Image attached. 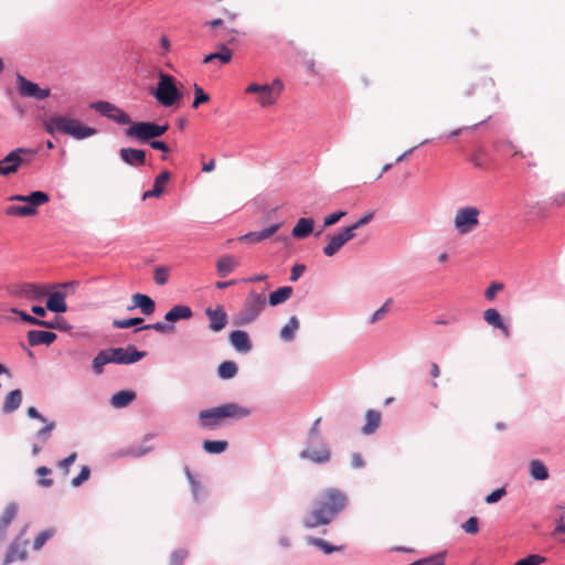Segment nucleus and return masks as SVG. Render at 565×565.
Here are the masks:
<instances>
[{
    "instance_id": "obj_11",
    "label": "nucleus",
    "mask_w": 565,
    "mask_h": 565,
    "mask_svg": "<svg viewBox=\"0 0 565 565\" xmlns=\"http://www.w3.org/2000/svg\"><path fill=\"white\" fill-rule=\"evenodd\" d=\"M145 351H139L134 344L124 348H110L113 363L134 364L146 356Z\"/></svg>"
},
{
    "instance_id": "obj_63",
    "label": "nucleus",
    "mask_w": 565,
    "mask_h": 565,
    "mask_svg": "<svg viewBox=\"0 0 565 565\" xmlns=\"http://www.w3.org/2000/svg\"><path fill=\"white\" fill-rule=\"evenodd\" d=\"M77 458L76 452L70 454L66 458L58 461L57 466L63 469L64 473L67 475L70 472V467L75 462Z\"/></svg>"
},
{
    "instance_id": "obj_25",
    "label": "nucleus",
    "mask_w": 565,
    "mask_h": 565,
    "mask_svg": "<svg viewBox=\"0 0 565 565\" xmlns=\"http://www.w3.org/2000/svg\"><path fill=\"white\" fill-rule=\"evenodd\" d=\"M170 178V172L168 170H163L159 175L156 177L152 189L143 192L142 200L159 198L164 192V185Z\"/></svg>"
},
{
    "instance_id": "obj_49",
    "label": "nucleus",
    "mask_w": 565,
    "mask_h": 565,
    "mask_svg": "<svg viewBox=\"0 0 565 565\" xmlns=\"http://www.w3.org/2000/svg\"><path fill=\"white\" fill-rule=\"evenodd\" d=\"M143 321H145L143 318H140V317H134V318H128V319H122V320L115 319L113 321V327L117 328V329H127L130 327L138 328V326H140Z\"/></svg>"
},
{
    "instance_id": "obj_8",
    "label": "nucleus",
    "mask_w": 565,
    "mask_h": 565,
    "mask_svg": "<svg viewBox=\"0 0 565 565\" xmlns=\"http://www.w3.org/2000/svg\"><path fill=\"white\" fill-rule=\"evenodd\" d=\"M50 201L47 193L43 191H33L28 194V204L10 205L6 209V214L10 216H31L36 213V207Z\"/></svg>"
},
{
    "instance_id": "obj_5",
    "label": "nucleus",
    "mask_w": 565,
    "mask_h": 565,
    "mask_svg": "<svg viewBox=\"0 0 565 565\" xmlns=\"http://www.w3.org/2000/svg\"><path fill=\"white\" fill-rule=\"evenodd\" d=\"M151 95L159 105L172 107L183 98L182 90L177 85V79L167 73H159L156 88L151 89Z\"/></svg>"
},
{
    "instance_id": "obj_38",
    "label": "nucleus",
    "mask_w": 565,
    "mask_h": 565,
    "mask_svg": "<svg viewBox=\"0 0 565 565\" xmlns=\"http://www.w3.org/2000/svg\"><path fill=\"white\" fill-rule=\"evenodd\" d=\"M232 56H233L232 51L225 44H220L218 51L207 54L203 58V63L209 64L214 60H218L221 64H227L231 62Z\"/></svg>"
},
{
    "instance_id": "obj_43",
    "label": "nucleus",
    "mask_w": 565,
    "mask_h": 565,
    "mask_svg": "<svg viewBox=\"0 0 565 565\" xmlns=\"http://www.w3.org/2000/svg\"><path fill=\"white\" fill-rule=\"evenodd\" d=\"M42 328L46 329H56L60 331H70L72 330V326L62 317H54L52 320H42Z\"/></svg>"
},
{
    "instance_id": "obj_18",
    "label": "nucleus",
    "mask_w": 565,
    "mask_h": 565,
    "mask_svg": "<svg viewBox=\"0 0 565 565\" xmlns=\"http://www.w3.org/2000/svg\"><path fill=\"white\" fill-rule=\"evenodd\" d=\"M205 315L209 318V328L213 332H220L225 328L227 315L222 306H217L215 309L207 308Z\"/></svg>"
},
{
    "instance_id": "obj_62",
    "label": "nucleus",
    "mask_w": 565,
    "mask_h": 565,
    "mask_svg": "<svg viewBox=\"0 0 565 565\" xmlns=\"http://www.w3.org/2000/svg\"><path fill=\"white\" fill-rule=\"evenodd\" d=\"M374 216V212H369L366 213L364 216H362L361 218H359L356 222H354L353 224L349 225L348 228L351 230V232H354L359 228H361L362 226L366 225L367 223L371 222V220L373 218Z\"/></svg>"
},
{
    "instance_id": "obj_22",
    "label": "nucleus",
    "mask_w": 565,
    "mask_h": 565,
    "mask_svg": "<svg viewBox=\"0 0 565 565\" xmlns=\"http://www.w3.org/2000/svg\"><path fill=\"white\" fill-rule=\"evenodd\" d=\"M281 225L282 223H276L260 231L244 234L238 239L247 244H256L274 235L281 227Z\"/></svg>"
},
{
    "instance_id": "obj_64",
    "label": "nucleus",
    "mask_w": 565,
    "mask_h": 565,
    "mask_svg": "<svg viewBox=\"0 0 565 565\" xmlns=\"http://www.w3.org/2000/svg\"><path fill=\"white\" fill-rule=\"evenodd\" d=\"M503 289L502 282H492L486 290L484 297L488 300H493L495 297V294Z\"/></svg>"
},
{
    "instance_id": "obj_41",
    "label": "nucleus",
    "mask_w": 565,
    "mask_h": 565,
    "mask_svg": "<svg viewBox=\"0 0 565 565\" xmlns=\"http://www.w3.org/2000/svg\"><path fill=\"white\" fill-rule=\"evenodd\" d=\"M530 475L534 480L544 481L548 479V471L541 460H532L530 462Z\"/></svg>"
},
{
    "instance_id": "obj_10",
    "label": "nucleus",
    "mask_w": 565,
    "mask_h": 565,
    "mask_svg": "<svg viewBox=\"0 0 565 565\" xmlns=\"http://www.w3.org/2000/svg\"><path fill=\"white\" fill-rule=\"evenodd\" d=\"M18 92L22 97L33 98L35 100L46 99L51 90L42 88L36 83L26 79L21 74H17Z\"/></svg>"
},
{
    "instance_id": "obj_21",
    "label": "nucleus",
    "mask_w": 565,
    "mask_h": 565,
    "mask_svg": "<svg viewBox=\"0 0 565 565\" xmlns=\"http://www.w3.org/2000/svg\"><path fill=\"white\" fill-rule=\"evenodd\" d=\"M56 333L45 330H30L26 333V339L30 347H38L42 344L51 345L56 340Z\"/></svg>"
},
{
    "instance_id": "obj_6",
    "label": "nucleus",
    "mask_w": 565,
    "mask_h": 565,
    "mask_svg": "<svg viewBox=\"0 0 565 565\" xmlns=\"http://www.w3.org/2000/svg\"><path fill=\"white\" fill-rule=\"evenodd\" d=\"M169 129V125H159L154 121H137L126 129L127 138L135 139L139 143H149L156 138L164 135Z\"/></svg>"
},
{
    "instance_id": "obj_47",
    "label": "nucleus",
    "mask_w": 565,
    "mask_h": 565,
    "mask_svg": "<svg viewBox=\"0 0 565 565\" xmlns=\"http://www.w3.org/2000/svg\"><path fill=\"white\" fill-rule=\"evenodd\" d=\"M173 329L174 328H173L172 324H168V323L158 321V322H154V323H151V324H142V326L136 328L135 332H139V331H142V330H154V331L160 332V333H167L169 331H172Z\"/></svg>"
},
{
    "instance_id": "obj_51",
    "label": "nucleus",
    "mask_w": 565,
    "mask_h": 565,
    "mask_svg": "<svg viewBox=\"0 0 565 565\" xmlns=\"http://www.w3.org/2000/svg\"><path fill=\"white\" fill-rule=\"evenodd\" d=\"M210 100V95L203 90L198 84H194V99L192 102V108L196 109L200 105Z\"/></svg>"
},
{
    "instance_id": "obj_32",
    "label": "nucleus",
    "mask_w": 565,
    "mask_h": 565,
    "mask_svg": "<svg viewBox=\"0 0 565 565\" xmlns=\"http://www.w3.org/2000/svg\"><path fill=\"white\" fill-rule=\"evenodd\" d=\"M186 479L190 483L191 488V494L195 502H200L205 500L206 498V490L203 488V486L200 483V481L195 478V476L190 471L188 467L184 469Z\"/></svg>"
},
{
    "instance_id": "obj_2",
    "label": "nucleus",
    "mask_w": 565,
    "mask_h": 565,
    "mask_svg": "<svg viewBox=\"0 0 565 565\" xmlns=\"http://www.w3.org/2000/svg\"><path fill=\"white\" fill-rule=\"evenodd\" d=\"M250 414V408L232 402L199 412L198 419L203 429L215 430L227 419L238 422Z\"/></svg>"
},
{
    "instance_id": "obj_57",
    "label": "nucleus",
    "mask_w": 565,
    "mask_h": 565,
    "mask_svg": "<svg viewBox=\"0 0 565 565\" xmlns=\"http://www.w3.org/2000/svg\"><path fill=\"white\" fill-rule=\"evenodd\" d=\"M462 529L468 534H477L479 532V520L477 516H470L463 524Z\"/></svg>"
},
{
    "instance_id": "obj_16",
    "label": "nucleus",
    "mask_w": 565,
    "mask_h": 565,
    "mask_svg": "<svg viewBox=\"0 0 565 565\" xmlns=\"http://www.w3.org/2000/svg\"><path fill=\"white\" fill-rule=\"evenodd\" d=\"M245 93L246 94H257L258 95L257 103L262 107L271 106V105L276 104V102H277L276 95L273 94V92L270 90L268 83L267 84L252 83L246 87Z\"/></svg>"
},
{
    "instance_id": "obj_7",
    "label": "nucleus",
    "mask_w": 565,
    "mask_h": 565,
    "mask_svg": "<svg viewBox=\"0 0 565 565\" xmlns=\"http://www.w3.org/2000/svg\"><path fill=\"white\" fill-rule=\"evenodd\" d=\"M480 210L476 206H463L457 210L454 226L460 235L471 233L479 225Z\"/></svg>"
},
{
    "instance_id": "obj_28",
    "label": "nucleus",
    "mask_w": 565,
    "mask_h": 565,
    "mask_svg": "<svg viewBox=\"0 0 565 565\" xmlns=\"http://www.w3.org/2000/svg\"><path fill=\"white\" fill-rule=\"evenodd\" d=\"M131 300L134 308H139L146 316L152 315L156 310V302L148 295L137 292L132 295Z\"/></svg>"
},
{
    "instance_id": "obj_36",
    "label": "nucleus",
    "mask_w": 565,
    "mask_h": 565,
    "mask_svg": "<svg viewBox=\"0 0 565 565\" xmlns=\"http://www.w3.org/2000/svg\"><path fill=\"white\" fill-rule=\"evenodd\" d=\"M136 398V393L132 391H119L110 398V405L115 408H124L128 406Z\"/></svg>"
},
{
    "instance_id": "obj_19",
    "label": "nucleus",
    "mask_w": 565,
    "mask_h": 565,
    "mask_svg": "<svg viewBox=\"0 0 565 565\" xmlns=\"http://www.w3.org/2000/svg\"><path fill=\"white\" fill-rule=\"evenodd\" d=\"M120 159L128 166L142 167L146 164V151L136 148H121L119 150Z\"/></svg>"
},
{
    "instance_id": "obj_24",
    "label": "nucleus",
    "mask_w": 565,
    "mask_h": 565,
    "mask_svg": "<svg viewBox=\"0 0 565 565\" xmlns=\"http://www.w3.org/2000/svg\"><path fill=\"white\" fill-rule=\"evenodd\" d=\"M19 507L15 502H10L7 504L4 511L0 516V543L4 540L7 530L11 522L15 519L18 514Z\"/></svg>"
},
{
    "instance_id": "obj_61",
    "label": "nucleus",
    "mask_w": 565,
    "mask_h": 565,
    "mask_svg": "<svg viewBox=\"0 0 565 565\" xmlns=\"http://www.w3.org/2000/svg\"><path fill=\"white\" fill-rule=\"evenodd\" d=\"M153 279H154L156 284L159 286L167 284V281H168L167 268H164L162 266L156 267Z\"/></svg>"
},
{
    "instance_id": "obj_26",
    "label": "nucleus",
    "mask_w": 565,
    "mask_h": 565,
    "mask_svg": "<svg viewBox=\"0 0 565 565\" xmlns=\"http://www.w3.org/2000/svg\"><path fill=\"white\" fill-rule=\"evenodd\" d=\"M483 319L489 326L500 329L505 338L510 337V329L503 322V319L497 309H494V308L487 309L483 312Z\"/></svg>"
},
{
    "instance_id": "obj_45",
    "label": "nucleus",
    "mask_w": 565,
    "mask_h": 565,
    "mask_svg": "<svg viewBox=\"0 0 565 565\" xmlns=\"http://www.w3.org/2000/svg\"><path fill=\"white\" fill-rule=\"evenodd\" d=\"M237 365L233 361H224L218 365L217 373L223 380L233 379L237 374Z\"/></svg>"
},
{
    "instance_id": "obj_30",
    "label": "nucleus",
    "mask_w": 565,
    "mask_h": 565,
    "mask_svg": "<svg viewBox=\"0 0 565 565\" xmlns=\"http://www.w3.org/2000/svg\"><path fill=\"white\" fill-rule=\"evenodd\" d=\"M300 328L299 319L296 316H291L288 322L280 329L279 339L282 342H291L295 340L297 331Z\"/></svg>"
},
{
    "instance_id": "obj_31",
    "label": "nucleus",
    "mask_w": 565,
    "mask_h": 565,
    "mask_svg": "<svg viewBox=\"0 0 565 565\" xmlns=\"http://www.w3.org/2000/svg\"><path fill=\"white\" fill-rule=\"evenodd\" d=\"M315 221L311 217H301L292 228V236L299 239L307 238L313 232Z\"/></svg>"
},
{
    "instance_id": "obj_15",
    "label": "nucleus",
    "mask_w": 565,
    "mask_h": 565,
    "mask_svg": "<svg viewBox=\"0 0 565 565\" xmlns=\"http://www.w3.org/2000/svg\"><path fill=\"white\" fill-rule=\"evenodd\" d=\"M28 150L25 148H17L9 152L0 161V175H10L15 173L23 162L20 154Z\"/></svg>"
},
{
    "instance_id": "obj_50",
    "label": "nucleus",
    "mask_w": 565,
    "mask_h": 565,
    "mask_svg": "<svg viewBox=\"0 0 565 565\" xmlns=\"http://www.w3.org/2000/svg\"><path fill=\"white\" fill-rule=\"evenodd\" d=\"M11 312L19 316L21 321H23L26 324L41 327L42 319L33 317V316L29 315L28 312L20 310L18 308H12Z\"/></svg>"
},
{
    "instance_id": "obj_20",
    "label": "nucleus",
    "mask_w": 565,
    "mask_h": 565,
    "mask_svg": "<svg viewBox=\"0 0 565 565\" xmlns=\"http://www.w3.org/2000/svg\"><path fill=\"white\" fill-rule=\"evenodd\" d=\"M228 341L234 350L239 353H248L253 348L248 333L243 330L232 331L228 335Z\"/></svg>"
},
{
    "instance_id": "obj_42",
    "label": "nucleus",
    "mask_w": 565,
    "mask_h": 565,
    "mask_svg": "<svg viewBox=\"0 0 565 565\" xmlns=\"http://www.w3.org/2000/svg\"><path fill=\"white\" fill-rule=\"evenodd\" d=\"M320 422H321V418H317L313 422L312 426L310 427V429L308 431L306 445L315 446V445L326 444L323 440V437L321 435V431H320V427H319Z\"/></svg>"
},
{
    "instance_id": "obj_37",
    "label": "nucleus",
    "mask_w": 565,
    "mask_h": 565,
    "mask_svg": "<svg viewBox=\"0 0 565 565\" xmlns=\"http://www.w3.org/2000/svg\"><path fill=\"white\" fill-rule=\"evenodd\" d=\"M108 363H113L110 355V349L100 350L97 355L93 359L92 369L96 375H100L104 372V366Z\"/></svg>"
},
{
    "instance_id": "obj_52",
    "label": "nucleus",
    "mask_w": 565,
    "mask_h": 565,
    "mask_svg": "<svg viewBox=\"0 0 565 565\" xmlns=\"http://www.w3.org/2000/svg\"><path fill=\"white\" fill-rule=\"evenodd\" d=\"M52 470L45 466H42V467H39L36 470H35V473L40 477H42L41 479L38 480V484L40 487H43V488H50L53 486V480L50 479V478H44L45 476H49L51 475Z\"/></svg>"
},
{
    "instance_id": "obj_54",
    "label": "nucleus",
    "mask_w": 565,
    "mask_h": 565,
    "mask_svg": "<svg viewBox=\"0 0 565 565\" xmlns=\"http://www.w3.org/2000/svg\"><path fill=\"white\" fill-rule=\"evenodd\" d=\"M393 299L388 298L370 318V323H375L376 321L383 319L385 315L388 312L390 306L392 305Z\"/></svg>"
},
{
    "instance_id": "obj_40",
    "label": "nucleus",
    "mask_w": 565,
    "mask_h": 565,
    "mask_svg": "<svg viewBox=\"0 0 565 565\" xmlns=\"http://www.w3.org/2000/svg\"><path fill=\"white\" fill-rule=\"evenodd\" d=\"M292 294V287L284 286L277 288L275 291L269 294L268 303L271 307L278 306L285 302Z\"/></svg>"
},
{
    "instance_id": "obj_33",
    "label": "nucleus",
    "mask_w": 565,
    "mask_h": 565,
    "mask_svg": "<svg viewBox=\"0 0 565 565\" xmlns=\"http://www.w3.org/2000/svg\"><path fill=\"white\" fill-rule=\"evenodd\" d=\"M22 403V392L19 388L11 391L7 396L2 405V413L10 414L15 412Z\"/></svg>"
},
{
    "instance_id": "obj_23",
    "label": "nucleus",
    "mask_w": 565,
    "mask_h": 565,
    "mask_svg": "<svg viewBox=\"0 0 565 565\" xmlns=\"http://www.w3.org/2000/svg\"><path fill=\"white\" fill-rule=\"evenodd\" d=\"M46 309L54 313H64L67 311L66 294L60 290L50 292L46 296Z\"/></svg>"
},
{
    "instance_id": "obj_29",
    "label": "nucleus",
    "mask_w": 565,
    "mask_h": 565,
    "mask_svg": "<svg viewBox=\"0 0 565 565\" xmlns=\"http://www.w3.org/2000/svg\"><path fill=\"white\" fill-rule=\"evenodd\" d=\"M381 425V412L376 409H367L365 413V424L361 428V433L365 436L374 434Z\"/></svg>"
},
{
    "instance_id": "obj_12",
    "label": "nucleus",
    "mask_w": 565,
    "mask_h": 565,
    "mask_svg": "<svg viewBox=\"0 0 565 565\" xmlns=\"http://www.w3.org/2000/svg\"><path fill=\"white\" fill-rule=\"evenodd\" d=\"M26 532V526H24L19 535L11 542L6 553V557L3 561V565H9L17 561H24L28 556L25 546L26 541L23 539Z\"/></svg>"
},
{
    "instance_id": "obj_9",
    "label": "nucleus",
    "mask_w": 565,
    "mask_h": 565,
    "mask_svg": "<svg viewBox=\"0 0 565 565\" xmlns=\"http://www.w3.org/2000/svg\"><path fill=\"white\" fill-rule=\"evenodd\" d=\"M50 291V285L36 282H21L13 289V295L30 301L43 300Z\"/></svg>"
},
{
    "instance_id": "obj_34",
    "label": "nucleus",
    "mask_w": 565,
    "mask_h": 565,
    "mask_svg": "<svg viewBox=\"0 0 565 565\" xmlns=\"http://www.w3.org/2000/svg\"><path fill=\"white\" fill-rule=\"evenodd\" d=\"M152 437H153L152 434H147L143 437L142 445L130 446V447L126 448L125 450H121L118 454V456H130V457H135V458H140V457L147 455L148 452H150L152 450V448L150 446H146L145 444L147 441H149Z\"/></svg>"
},
{
    "instance_id": "obj_1",
    "label": "nucleus",
    "mask_w": 565,
    "mask_h": 565,
    "mask_svg": "<svg viewBox=\"0 0 565 565\" xmlns=\"http://www.w3.org/2000/svg\"><path fill=\"white\" fill-rule=\"evenodd\" d=\"M348 497L335 488L326 489L315 509L309 511L301 523L306 530H313L320 525L330 524L334 518L345 509Z\"/></svg>"
},
{
    "instance_id": "obj_3",
    "label": "nucleus",
    "mask_w": 565,
    "mask_h": 565,
    "mask_svg": "<svg viewBox=\"0 0 565 565\" xmlns=\"http://www.w3.org/2000/svg\"><path fill=\"white\" fill-rule=\"evenodd\" d=\"M44 129L50 135L63 134L76 140H84L97 134V129L84 125L78 119L55 115L44 120Z\"/></svg>"
},
{
    "instance_id": "obj_58",
    "label": "nucleus",
    "mask_w": 565,
    "mask_h": 565,
    "mask_svg": "<svg viewBox=\"0 0 565 565\" xmlns=\"http://www.w3.org/2000/svg\"><path fill=\"white\" fill-rule=\"evenodd\" d=\"M90 476V469L87 466H83L79 473L72 479V486L74 488L79 487L84 481H86Z\"/></svg>"
},
{
    "instance_id": "obj_17",
    "label": "nucleus",
    "mask_w": 565,
    "mask_h": 565,
    "mask_svg": "<svg viewBox=\"0 0 565 565\" xmlns=\"http://www.w3.org/2000/svg\"><path fill=\"white\" fill-rule=\"evenodd\" d=\"M55 427L56 423L54 420L47 419L43 422V427L34 435L35 443L32 445V456H38L42 451L44 445H46L52 437Z\"/></svg>"
},
{
    "instance_id": "obj_48",
    "label": "nucleus",
    "mask_w": 565,
    "mask_h": 565,
    "mask_svg": "<svg viewBox=\"0 0 565 565\" xmlns=\"http://www.w3.org/2000/svg\"><path fill=\"white\" fill-rule=\"evenodd\" d=\"M56 531L55 529H47L45 531H42L39 533V535L34 539L33 542V550L39 551L43 547V545L55 535Z\"/></svg>"
},
{
    "instance_id": "obj_46",
    "label": "nucleus",
    "mask_w": 565,
    "mask_h": 565,
    "mask_svg": "<svg viewBox=\"0 0 565 565\" xmlns=\"http://www.w3.org/2000/svg\"><path fill=\"white\" fill-rule=\"evenodd\" d=\"M89 107L108 119L111 117L113 111L116 110V105L106 100L93 102L89 104Z\"/></svg>"
},
{
    "instance_id": "obj_53",
    "label": "nucleus",
    "mask_w": 565,
    "mask_h": 565,
    "mask_svg": "<svg viewBox=\"0 0 565 565\" xmlns=\"http://www.w3.org/2000/svg\"><path fill=\"white\" fill-rule=\"evenodd\" d=\"M109 119L119 125H129V127L134 124L129 115L117 106Z\"/></svg>"
},
{
    "instance_id": "obj_39",
    "label": "nucleus",
    "mask_w": 565,
    "mask_h": 565,
    "mask_svg": "<svg viewBox=\"0 0 565 565\" xmlns=\"http://www.w3.org/2000/svg\"><path fill=\"white\" fill-rule=\"evenodd\" d=\"M306 542L309 545L320 548L324 554H331L333 552H340L344 550V545H332L320 537L307 536Z\"/></svg>"
},
{
    "instance_id": "obj_27",
    "label": "nucleus",
    "mask_w": 565,
    "mask_h": 565,
    "mask_svg": "<svg viewBox=\"0 0 565 565\" xmlns=\"http://www.w3.org/2000/svg\"><path fill=\"white\" fill-rule=\"evenodd\" d=\"M193 316L192 309L185 305L173 306L166 315L164 320L174 323L180 320L191 319Z\"/></svg>"
},
{
    "instance_id": "obj_56",
    "label": "nucleus",
    "mask_w": 565,
    "mask_h": 565,
    "mask_svg": "<svg viewBox=\"0 0 565 565\" xmlns=\"http://www.w3.org/2000/svg\"><path fill=\"white\" fill-rule=\"evenodd\" d=\"M186 557L188 551L184 548H178L171 554L170 565H183Z\"/></svg>"
},
{
    "instance_id": "obj_55",
    "label": "nucleus",
    "mask_w": 565,
    "mask_h": 565,
    "mask_svg": "<svg viewBox=\"0 0 565 565\" xmlns=\"http://www.w3.org/2000/svg\"><path fill=\"white\" fill-rule=\"evenodd\" d=\"M545 558L539 554H530L526 557L519 559L515 565H540Z\"/></svg>"
},
{
    "instance_id": "obj_44",
    "label": "nucleus",
    "mask_w": 565,
    "mask_h": 565,
    "mask_svg": "<svg viewBox=\"0 0 565 565\" xmlns=\"http://www.w3.org/2000/svg\"><path fill=\"white\" fill-rule=\"evenodd\" d=\"M202 447L207 454L218 455L227 449L228 443L226 440H204Z\"/></svg>"
},
{
    "instance_id": "obj_59",
    "label": "nucleus",
    "mask_w": 565,
    "mask_h": 565,
    "mask_svg": "<svg viewBox=\"0 0 565 565\" xmlns=\"http://www.w3.org/2000/svg\"><path fill=\"white\" fill-rule=\"evenodd\" d=\"M505 494H507L505 488L501 487V488L495 489L491 493H489L484 498V501L488 504H493V503H497L498 501H500Z\"/></svg>"
},
{
    "instance_id": "obj_13",
    "label": "nucleus",
    "mask_w": 565,
    "mask_h": 565,
    "mask_svg": "<svg viewBox=\"0 0 565 565\" xmlns=\"http://www.w3.org/2000/svg\"><path fill=\"white\" fill-rule=\"evenodd\" d=\"M329 242L323 247V254L327 257L334 256L349 241L355 237V233L351 232L348 226L342 227L340 232L334 235H328Z\"/></svg>"
},
{
    "instance_id": "obj_14",
    "label": "nucleus",
    "mask_w": 565,
    "mask_h": 565,
    "mask_svg": "<svg viewBox=\"0 0 565 565\" xmlns=\"http://www.w3.org/2000/svg\"><path fill=\"white\" fill-rule=\"evenodd\" d=\"M299 457L317 465H324L330 461L331 452L327 444L315 446L306 445L303 450L299 454Z\"/></svg>"
},
{
    "instance_id": "obj_35",
    "label": "nucleus",
    "mask_w": 565,
    "mask_h": 565,
    "mask_svg": "<svg viewBox=\"0 0 565 565\" xmlns=\"http://www.w3.org/2000/svg\"><path fill=\"white\" fill-rule=\"evenodd\" d=\"M238 266V262L232 255L222 256L216 263L218 276L226 277Z\"/></svg>"
},
{
    "instance_id": "obj_60",
    "label": "nucleus",
    "mask_w": 565,
    "mask_h": 565,
    "mask_svg": "<svg viewBox=\"0 0 565 565\" xmlns=\"http://www.w3.org/2000/svg\"><path fill=\"white\" fill-rule=\"evenodd\" d=\"M345 214L347 213L344 211H337V212H333V213L327 215L323 218V228L337 224L342 217L345 216Z\"/></svg>"
},
{
    "instance_id": "obj_4",
    "label": "nucleus",
    "mask_w": 565,
    "mask_h": 565,
    "mask_svg": "<svg viewBox=\"0 0 565 565\" xmlns=\"http://www.w3.org/2000/svg\"><path fill=\"white\" fill-rule=\"evenodd\" d=\"M266 306V297L263 292L250 290L241 309L234 315L233 323L237 327H246L258 319Z\"/></svg>"
}]
</instances>
